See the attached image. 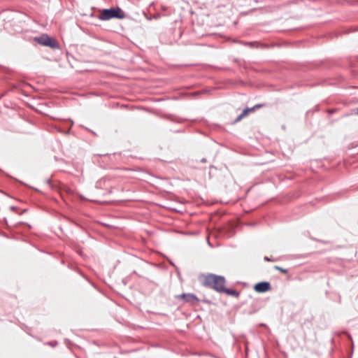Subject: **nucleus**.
<instances>
[{
  "label": "nucleus",
  "instance_id": "obj_10",
  "mask_svg": "<svg viewBox=\"0 0 358 358\" xmlns=\"http://www.w3.org/2000/svg\"><path fill=\"white\" fill-rule=\"evenodd\" d=\"M253 110H254V108H251V109L248 108L247 112H248V113L249 112H250V111H253Z\"/></svg>",
  "mask_w": 358,
  "mask_h": 358
},
{
  "label": "nucleus",
  "instance_id": "obj_1",
  "mask_svg": "<svg viewBox=\"0 0 358 358\" xmlns=\"http://www.w3.org/2000/svg\"><path fill=\"white\" fill-rule=\"evenodd\" d=\"M204 284L218 292H222L224 290L225 279L221 275L208 274L204 278Z\"/></svg>",
  "mask_w": 358,
  "mask_h": 358
},
{
  "label": "nucleus",
  "instance_id": "obj_9",
  "mask_svg": "<svg viewBox=\"0 0 358 358\" xmlns=\"http://www.w3.org/2000/svg\"><path fill=\"white\" fill-rule=\"evenodd\" d=\"M48 345H50V346H52V347H54V346H55V345H57V343H56V342H55V343H51V342H50V343H48Z\"/></svg>",
  "mask_w": 358,
  "mask_h": 358
},
{
  "label": "nucleus",
  "instance_id": "obj_12",
  "mask_svg": "<svg viewBox=\"0 0 358 358\" xmlns=\"http://www.w3.org/2000/svg\"><path fill=\"white\" fill-rule=\"evenodd\" d=\"M357 113H358V108H357Z\"/></svg>",
  "mask_w": 358,
  "mask_h": 358
},
{
  "label": "nucleus",
  "instance_id": "obj_6",
  "mask_svg": "<svg viewBox=\"0 0 358 358\" xmlns=\"http://www.w3.org/2000/svg\"><path fill=\"white\" fill-rule=\"evenodd\" d=\"M246 115V108H244L241 113L237 117V118L234 120V123L239 122L241 120H242L245 116Z\"/></svg>",
  "mask_w": 358,
  "mask_h": 358
},
{
  "label": "nucleus",
  "instance_id": "obj_3",
  "mask_svg": "<svg viewBox=\"0 0 358 358\" xmlns=\"http://www.w3.org/2000/svg\"><path fill=\"white\" fill-rule=\"evenodd\" d=\"M34 41L43 46L50 47L52 48H57L58 47L56 41L47 34H42L35 37Z\"/></svg>",
  "mask_w": 358,
  "mask_h": 358
},
{
  "label": "nucleus",
  "instance_id": "obj_5",
  "mask_svg": "<svg viewBox=\"0 0 358 358\" xmlns=\"http://www.w3.org/2000/svg\"><path fill=\"white\" fill-rule=\"evenodd\" d=\"M254 289L257 292H265L270 290L271 285L268 282H262L256 284Z\"/></svg>",
  "mask_w": 358,
  "mask_h": 358
},
{
  "label": "nucleus",
  "instance_id": "obj_11",
  "mask_svg": "<svg viewBox=\"0 0 358 358\" xmlns=\"http://www.w3.org/2000/svg\"><path fill=\"white\" fill-rule=\"evenodd\" d=\"M264 259H265L266 261H270V259H269L267 257H264Z\"/></svg>",
  "mask_w": 358,
  "mask_h": 358
},
{
  "label": "nucleus",
  "instance_id": "obj_2",
  "mask_svg": "<svg viewBox=\"0 0 358 358\" xmlns=\"http://www.w3.org/2000/svg\"><path fill=\"white\" fill-rule=\"evenodd\" d=\"M124 17V12L120 8L103 9L100 14L99 19L108 20L112 18L122 19Z\"/></svg>",
  "mask_w": 358,
  "mask_h": 358
},
{
  "label": "nucleus",
  "instance_id": "obj_8",
  "mask_svg": "<svg viewBox=\"0 0 358 358\" xmlns=\"http://www.w3.org/2000/svg\"><path fill=\"white\" fill-rule=\"evenodd\" d=\"M275 268L277 269V270L280 271L282 273H286V271L285 269H283V268H280V267H279L278 266H275Z\"/></svg>",
  "mask_w": 358,
  "mask_h": 358
},
{
  "label": "nucleus",
  "instance_id": "obj_4",
  "mask_svg": "<svg viewBox=\"0 0 358 358\" xmlns=\"http://www.w3.org/2000/svg\"><path fill=\"white\" fill-rule=\"evenodd\" d=\"M179 299H184L185 302L190 303L191 305L197 304L199 302L198 298L193 294H182L177 296Z\"/></svg>",
  "mask_w": 358,
  "mask_h": 358
},
{
  "label": "nucleus",
  "instance_id": "obj_7",
  "mask_svg": "<svg viewBox=\"0 0 358 358\" xmlns=\"http://www.w3.org/2000/svg\"><path fill=\"white\" fill-rule=\"evenodd\" d=\"M224 293H226L228 295H232V296H236L237 293L235 290L233 289H229L224 287V290H223Z\"/></svg>",
  "mask_w": 358,
  "mask_h": 358
}]
</instances>
